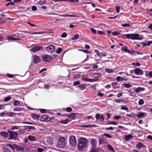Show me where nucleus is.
Listing matches in <instances>:
<instances>
[{
	"label": "nucleus",
	"instance_id": "f257e3e1",
	"mask_svg": "<svg viewBox=\"0 0 152 152\" xmlns=\"http://www.w3.org/2000/svg\"><path fill=\"white\" fill-rule=\"evenodd\" d=\"M78 148L79 150L81 151L83 148H86L88 143V140L84 138H80L78 140Z\"/></svg>",
	"mask_w": 152,
	"mask_h": 152
},
{
	"label": "nucleus",
	"instance_id": "f03ea898",
	"mask_svg": "<svg viewBox=\"0 0 152 152\" xmlns=\"http://www.w3.org/2000/svg\"><path fill=\"white\" fill-rule=\"evenodd\" d=\"M66 143L65 138L63 137H61L58 139L57 142V145L59 148H64L65 146Z\"/></svg>",
	"mask_w": 152,
	"mask_h": 152
},
{
	"label": "nucleus",
	"instance_id": "7ed1b4c3",
	"mask_svg": "<svg viewBox=\"0 0 152 152\" xmlns=\"http://www.w3.org/2000/svg\"><path fill=\"white\" fill-rule=\"evenodd\" d=\"M130 39L132 40H142L143 39V37H140L139 34H130Z\"/></svg>",
	"mask_w": 152,
	"mask_h": 152
},
{
	"label": "nucleus",
	"instance_id": "20e7f679",
	"mask_svg": "<svg viewBox=\"0 0 152 152\" xmlns=\"http://www.w3.org/2000/svg\"><path fill=\"white\" fill-rule=\"evenodd\" d=\"M10 133V137L8 138L9 140H16L17 139L18 136V134L15 132H11L9 131Z\"/></svg>",
	"mask_w": 152,
	"mask_h": 152
},
{
	"label": "nucleus",
	"instance_id": "39448f33",
	"mask_svg": "<svg viewBox=\"0 0 152 152\" xmlns=\"http://www.w3.org/2000/svg\"><path fill=\"white\" fill-rule=\"evenodd\" d=\"M8 146L13 150L16 149L17 150H21L23 148L20 146L16 144H13L12 145L10 144H8Z\"/></svg>",
	"mask_w": 152,
	"mask_h": 152
},
{
	"label": "nucleus",
	"instance_id": "423d86ee",
	"mask_svg": "<svg viewBox=\"0 0 152 152\" xmlns=\"http://www.w3.org/2000/svg\"><path fill=\"white\" fill-rule=\"evenodd\" d=\"M69 142L71 145L74 146L76 145L75 137L74 136H71L69 137Z\"/></svg>",
	"mask_w": 152,
	"mask_h": 152
},
{
	"label": "nucleus",
	"instance_id": "0eeeda50",
	"mask_svg": "<svg viewBox=\"0 0 152 152\" xmlns=\"http://www.w3.org/2000/svg\"><path fill=\"white\" fill-rule=\"evenodd\" d=\"M42 60L45 62H48L52 60V58L48 55H45L42 57Z\"/></svg>",
	"mask_w": 152,
	"mask_h": 152
},
{
	"label": "nucleus",
	"instance_id": "6e6552de",
	"mask_svg": "<svg viewBox=\"0 0 152 152\" xmlns=\"http://www.w3.org/2000/svg\"><path fill=\"white\" fill-rule=\"evenodd\" d=\"M134 74L137 75H141L143 74V72L142 70L138 68L133 69Z\"/></svg>",
	"mask_w": 152,
	"mask_h": 152
},
{
	"label": "nucleus",
	"instance_id": "1a4fd4ad",
	"mask_svg": "<svg viewBox=\"0 0 152 152\" xmlns=\"http://www.w3.org/2000/svg\"><path fill=\"white\" fill-rule=\"evenodd\" d=\"M51 119L47 115H43L40 118V120L42 121L48 122Z\"/></svg>",
	"mask_w": 152,
	"mask_h": 152
},
{
	"label": "nucleus",
	"instance_id": "9d476101",
	"mask_svg": "<svg viewBox=\"0 0 152 152\" xmlns=\"http://www.w3.org/2000/svg\"><path fill=\"white\" fill-rule=\"evenodd\" d=\"M47 50L49 53H53L55 51V47L54 46L50 45L46 48Z\"/></svg>",
	"mask_w": 152,
	"mask_h": 152
},
{
	"label": "nucleus",
	"instance_id": "9b49d317",
	"mask_svg": "<svg viewBox=\"0 0 152 152\" xmlns=\"http://www.w3.org/2000/svg\"><path fill=\"white\" fill-rule=\"evenodd\" d=\"M68 121L69 120L68 119L64 120H62L61 121H58L57 119H56L55 120L56 123L57 124H66L68 123Z\"/></svg>",
	"mask_w": 152,
	"mask_h": 152
},
{
	"label": "nucleus",
	"instance_id": "f8f14e48",
	"mask_svg": "<svg viewBox=\"0 0 152 152\" xmlns=\"http://www.w3.org/2000/svg\"><path fill=\"white\" fill-rule=\"evenodd\" d=\"M41 49H43V47L42 46H34L30 50L33 52H35L36 51H39Z\"/></svg>",
	"mask_w": 152,
	"mask_h": 152
},
{
	"label": "nucleus",
	"instance_id": "ddd939ff",
	"mask_svg": "<svg viewBox=\"0 0 152 152\" xmlns=\"http://www.w3.org/2000/svg\"><path fill=\"white\" fill-rule=\"evenodd\" d=\"M100 114L99 113H97L95 117L96 120H99L101 121L102 122L104 121V118L103 115H102L101 116H100Z\"/></svg>",
	"mask_w": 152,
	"mask_h": 152
},
{
	"label": "nucleus",
	"instance_id": "4468645a",
	"mask_svg": "<svg viewBox=\"0 0 152 152\" xmlns=\"http://www.w3.org/2000/svg\"><path fill=\"white\" fill-rule=\"evenodd\" d=\"M8 146V144H6V145L3 146L2 149L4 152H11V151Z\"/></svg>",
	"mask_w": 152,
	"mask_h": 152
},
{
	"label": "nucleus",
	"instance_id": "2eb2a0df",
	"mask_svg": "<svg viewBox=\"0 0 152 152\" xmlns=\"http://www.w3.org/2000/svg\"><path fill=\"white\" fill-rule=\"evenodd\" d=\"M34 61L35 64H37L40 61L41 59L39 56L35 55L34 56Z\"/></svg>",
	"mask_w": 152,
	"mask_h": 152
},
{
	"label": "nucleus",
	"instance_id": "dca6fc26",
	"mask_svg": "<svg viewBox=\"0 0 152 152\" xmlns=\"http://www.w3.org/2000/svg\"><path fill=\"white\" fill-rule=\"evenodd\" d=\"M7 39L9 40L13 41V40H18L20 41V39L19 38H14L12 36H8L7 38Z\"/></svg>",
	"mask_w": 152,
	"mask_h": 152
},
{
	"label": "nucleus",
	"instance_id": "f3484780",
	"mask_svg": "<svg viewBox=\"0 0 152 152\" xmlns=\"http://www.w3.org/2000/svg\"><path fill=\"white\" fill-rule=\"evenodd\" d=\"M107 143L106 139L104 138H100L99 139V144L106 143Z\"/></svg>",
	"mask_w": 152,
	"mask_h": 152
},
{
	"label": "nucleus",
	"instance_id": "a211bd4d",
	"mask_svg": "<svg viewBox=\"0 0 152 152\" xmlns=\"http://www.w3.org/2000/svg\"><path fill=\"white\" fill-rule=\"evenodd\" d=\"M66 116L68 118L74 119L76 117V114L75 113H72L71 114H66Z\"/></svg>",
	"mask_w": 152,
	"mask_h": 152
},
{
	"label": "nucleus",
	"instance_id": "6ab92c4d",
	"mask_svg": "<svg viewBox=\"0 0 152 152\" xmlns=\"http://www.w3.org/2000/svg\"><path fill=\"white\" fill-rule=\"evenodd\" d=\"M27 139L30 141H34L37 140L36 138L35 137L31 135H28Z\"/></svg>",
	"mask_w": 152,
	"mask_h": 152
},
{
	"label": "nucleus",
	"instance_id": "aec40b11",
	"mask_svg": "<svg viewBox=\"0 0 152 152\" xmlns=\"http://www.w3.org/2000/svg\"><path fill=\"white\" fill-rule=\"evenodd\" d=\"M97 141L94 138L92 139L91 140V143L92 147H96L97 145Z\"/></svg>",
	"mask_w": 152,
	"mask_h": 152
},
{
	"label": "nucleus",
	"instance_id": "412c9836",
	"mask_svg": "<svg viewBox=\"0 0 152 152\" xmlns=\"http://www.w3.org/2000/svg\"><path fill=\"white\" fill-rule=\"evenodd\" d=\"M145 90L144 88L140 87H137L135 90V91L136 93H139L140 91H143Z\"/></svg>",
	"mask_w": 152,
	"mask_h": 152
},
{
	"label": "nucleus",
	"instance_id": "4be33fe9",
	"mask_svg": "<svg viewBox=\"0 0 152 152\" xmlns=\"http://www.w3.org/2000/svg\"><path fill=\"white\" fill-rule=\"evenodd\" d=\"M24 108L23 107H17L13 108V110L15 111H20L23 110Z\"/></svg>",
	"mask_w": 152,
	"mask_h": 152
},
{
	"label": "nucleus",
	"instance_id": "5701e85b",
	"mask_svg": "<svg viewBox=\"0 0 152 152\" xmlns=\"http://www.w3.org/2000/svg\"><path fill=\"white\" fill-rule=\"evenodd\" d=\"M31 117L34 119H39V118L40 117V116L37 115L35 113H33L31 114Z\"/></svg>",
	"mask_w": 152,
	"mask_h": 152
},
{
	"label": "nucleus",
	"instance_id": "b1692460",
	"mask_svg": "<svg viewBox=\"0 0 152 152\" xmlns=\"http://www.w3.org/2000/svg\"><path fill=\"white\" fill-rule=\"evenodd\" d=\"M137 116L138 118H141L142 117H145L146 115V113H140L139 114L136 115Z\"/></svg>",
	"mask_w": 152,
	"mask_h": 152
},
{
	"label": "nucleus",
	"instance_id": "393cba45",
	"mask_svg": "<svg viewBox=\"0 0 152 152\" xmlns=\"http://www.w3.org/2000/svg\"><path fill=\"white\" fill-rule=\"evenodd\" d=\"M101 149L99 148H96V147H92L91 150L90 152H99L100 150Z\"/></svg>",
	"mask_w": 152,
	"mask_h": 152
},
{
	"label": "nucleus",
	"instance_id": "a878e982",
	"mask_svg": "<svg viewBox=\"0 0 152 152\" xmlns=\"http://www.w3.org/2000/svg\"><path fill=\"white\" fill-rule=\"evenodd\" d=\"M23 32L25 33H29L31 34H43V33L42 32L40 31V32H34L32 33H30V32L28 31H23Z\"/></svg>",
	"mask_w": 152,
	"mask_h": 152
},
{
	"label": "nucleus",
	"instance_id": "bb28decb",
	"mask_svg": "<svg viewBox=\"0 0 152 152\" xmlns=\"http://www.w3.org/2000/svg\"><path fill=\"white\" fill-rule=\"evenodd\" d=\"M121 50L122 51H124L126 53H129L130 52V50L128 49L127 46H124L122 48Z\"/></svg>",
	"mask_w": 152,
	"mask_h": 152
},
{
	"label": "nucleus",
	"instance_id": "cd10ccee",
	"mask_svg": "<svg viewBox=\"0 0 152 152\" xmlns=\"http://www.w3.org/2000/svg\"><path fill=\"white\" fill-rule=\"evenodd\" d=\"M0 134L1 136L5 137H7L9 136L8 134L5 132H2L0 133Z\"/></svg>",
	"mask_w": 152,
	"mask_h": 152
},
{
	"label": "nucleus",
	"instance_id": "c85d7f7f",
	"mask_svg": "<svg viewBox=\"0 0 152 152\" xmlns=\"http://www.w3.org/2000/svg\"><path fill=\"white\" fill-rule=\"evenodd\" d=\"M136 147L139 149H141L142 147H144V145L141 142H138L137 144L136 145Z\"/></svg>",
	"mask_w": 152,
	"mask_h": 152
},
{
	"label": "nucleus",
	"instance_id": "c756f323",
	"mask_svg": "<svg viewBox=\"0 0 152 152\" xmlns=\"http://www.w3.org/2000/svg\"><path fill=\"white\" fill-rule=\"evenodd\" d=\"M13 102V104L14 106L21 105L20 101L18 100H14Z\"/></svg>",
	"mask_w": 152,
	"mask_h": 152
},
{
	"label": "nucleus",
	"instance_id": "7c9ffc66",
	"mask_svg": "<svg viewBox=\"0 0 152 152\" xmlns=\"http://www.w3.org/2000/svg\"><path fill=\"white\" fill-rule=\"evenodd\" d=\"M146 41L145 42H142V44L143 45V46H149L150 45L152 44V42L151 41H148L147 43H146Z\"/></svg>",
	"mask_w": 152,
	"mask_h": 152
},
{
	"label": "nucleus",
	"instance_id": "2f4dec72",
	"mask_svg": "<svg viewBox=\"0 0 152 152\" xmlns=\"http://www.w3.org/2000/svg\"><path fill=\"white\" fill-rule=\"evenodd\" d=\"M121 37L124 39L126 38L130 39V34H123L121 35Z\"/></svg>",
	"mask_w": 152,
	"mask_h": 152
},
{
	"label": "nucleus",
	"instance_id": "473e14b6",
	"mask_svg": "<svg viewBox=\"0 0 152 152\" xmlns=\"http://www.w3.org/2000/svg\"><path fill=\"white\" fill-rule=\"evenodd\" d=\"M105 71L108 73H110L114 72V70L113 69L107 68L105 69Z\"/></svg>",
	"mask_w": 152,
	"mask_h": 152
},
{
	"label": "nucleus",
	"instance_id": "72a5a7b5",
	"mask_svg": "<svg viewBox=\"0 0 152 152\" xmlns=\"http://www.w3.org/2000/svg\"><path fill=\"white\" fill-rule=\"evenodd\" d=\"M101 75V73L99 72L94 73L93 74V77H99Z\"/></svg>",
	"mask_w": 152,
	"mask_h": 152
},
{
	"label": "nucleus",
	"instance_id": "f704fd0d",
	"mask_svg": "<svg viewBox=\"0 0 152 152\" xmlns=\"http://www.w3.org/2000/svg\"><path fill=\"white\" fill-rule=\"evenodd\" d=\"M79 35L78 34H76L75 36L71 38V39L72 40H75L77 39L79 37Z\"/></svg>",
	"mask_w": 152,
	"mask_h": 152
},
{
	"label": "nucleus",
	"instance_id": "c9c22d12",
	"mask_svg": "<svg viewBox=\"0 0 152 152\" xmlns=\"http://www.w3.org/2000/svg\"><path fill=\"white\" fill-rule=\"evenodd\" d=\"M46 1L45 0H41L37 2V4L40 5H42L45 3Z\"/></svg>",
	"mask_w": 152,
	"mask_h": 152
},
{
	"label": "nucleus",
	"instance_id": "e433bc0d",
	"mask_svg": "<svg viewBox=\"0 0 152 152\" xmlns=\"http://www.w3.org/2000/svg\"><path fill=\"white\" fill-rule=\"evenodd\" d=\"M47 141L48 143L50 144H52L53 143L52 138L51 137H48L47 140Z\"/></svg>",
	"mask_w": 152,
	"mask_h": 152
},
{
	"label": "nucleus",
	"instance_id": "4c0bfd02",
	"mask_svg": "<svg viewBox=\"0 0 152 152\" xmlns=\"http://www.w3.org/2000/svg\"><path fill=\"white\" fill-rule=\"evenodd\" d=\"M107 148L110 151H112V152H114L115 151L113 148V147L110 145H107Z\"/></svg>",
	"mask_w": 152,
	"mask_h": 152
},
{
	"label": "nucleus",
	"instance_id": "58836bf2",
	"mask_svg": "<svg viewBox=\"0 0 152 152\" xmlns=\"http://www.w3.org/2000/svg\"><path fill=\"white\" fill-rule=\"evenodd\" d=\"M116 80L118 82L123 81L124 80V78L120 76H118L116 77Z\"/></svg>",
	"mask_w": 152,
	"mask_h": 152
},
{
	"label": "nucleus",
	"instance_id": "ea45409f",
	"mask_svg": "<svg viewBox=\"0 0 152 152\" xmlns=\"http://www.w3.org/2000/svg\"><path fill=\"white\" fill-rule=\"evenodd\" d=\"M63 50L62 48H59L56 50V53L57 54H60L62 51Z\"/></svg>",
	"mask_w": 152,
	"mask_h": 152
},
{
	"label": "nucleus",
	"instance_id": "a19ab883",
	"mask_svg": "<svg viewBox=\"0 0 152 152\" xmlns=\"http://www.w3.org/2000/svg\"><path fill=\"white\" fill-rule=\"evenodd\" d=\"M118 84V83L116 82H114L112 83V85L114 87L113 88H114L116 89L118 87L117 86Z\"/></svg>",
	"mask_w": 152,
	"mask_h": 152
},
{
	"label": "nucleus",
	"instance_id": "79ce46f5",
	"mask_svg": "<svg viewBox=\"0 0 152 152\" xmlns=\"http://www.w3.org/2000/svg\"><path fill=\"white\" fill-rule=\"evenodd\" d=\"M121 109L126 111L127 112H129L128 108L126 106H122Z\"/></svg>",
	"mask_w": 152,
	"mask_h": 152
},
{
	"label": "nucleus",
	"instance_id": "37998d69",
	"mask_svg": "<svg viewBox=\"0 0 152 152\" xmlns=\"http://www.w3.org/2000/svg\"><path fill=\"white\" fill-rule=\"evenodd\" d=\"M132 138V137L131 135H128L126 136V141H127L129 140Z\"/></svg>",
	"mask_w": 152,
	"mask_h": 152
},
{
	"label": "nucleus",
	"instance_id": "c03bdc74",
	"mask_svg": "<svg viewBox=\"0 0 152 152\" xmlns=\"http://www.w3.org/2000/svg\"><path fill=\"white\" fill-rule=\"evenodd\" d=\"M59 15L62 17H74L75 16L72 15Z\"/></svg>",
	"mask_w": 152,
	"mask_h": 152
},
{
	"label": "nucleus",
	"instance_id": "a18cd8bd",
	"mask_svg": "<svg viewBox=\"0 0 152 152\" xmlns=\"http://www.w3.org/2000/svg\"><path fill=\"white\" fill-rule=\"evenodd\" d=\"M118 124V123L116 122L113 121H110L108 122V124H113L114 125H116Z\"/></svg>",
	"mask_w": 152,
	"mask_h": 152
},
{
	"label": "nucleus",
	"instance_id": "49530a36",
	"mask_svg": "<svg viewBox=\"0 0 152 152\" xmlns=\"http://www.w3.org/2000/svg\"><path fill=\"white\" fill-rule=\"evenodd\" d=\"M78 50L79 51H82L83 52H84L86 53H90V52H88V50H82V49H79Z\"/></svg>",
	"mask_w": 152,
	"mask_h": 152
},
{
	"label": "nucleus",
	"instance_id": "de8ad7c7",
	"mask_svg": "<svg viewBox=\"0 0 152 152\" xmlns=\"http://www.w3.org/2000/svg\"><path fill=\"white\" fill-rule=\"evenodd\" d=\"M112 33L113 36H118L120 34L119 32L117 31L112 32Z\"/></svg>",
	"mask_w": 152,
	"mask_h": 152
},
{
	"label": "nucleus",
	"instance_id": "09e8293b",
	"mask_svg": "<svg viewBox=\"0 0 152 152\" xmlns=\"http://www.w3.org/2000/svg\"><path fill=\"white\" fill-rule=\"evenodd\" d=\"M124 86L125 88H129L130 86H132L129 84V83H125L124 84Z\"/></svg>",
	"mask_w": 152,
	"mask_h": 152
},
{
	"label": "nucleus",
	"instance_id": "8fccbe9b",
	"mask_svg": "<svg viewBox=\"0 0 152 152\" xmlns=\"http://www.w3.org/2000/svg\"><path fill=\"white\" fill-rule=\"evenodd\" d=\"M138 103L140 105H142L144 103V100L142 99H140L138 102Z\"/></svg>",
	"mask_w": 152,
	"mask_h": 152
},
{
	"label": "nucleus",
	"instance_id": "3c124183",
	"mask_svg": "<svg viewBox=\"0 0 152 152\" xmlns=\"http://www.w3.org/2000/svg\"><path fill=\"white\" fill-rule=\"evenodd\" d=\"M103 135L104 136H105L108 138H112V137L111 135H110L108 134H107L104 133L103 134Z\"/></svg>",
	"mask_w": 152,
	"mask_h": 152
},
{
	"label": "nucleus",
	"instance_id": "603ef678",
	"mask_svg": "<svg viewBox=\"0 0 152 152\" xmlns=\"http://www.w3.org/2000/svg\"><path fill=\"white\" fill-rule=\"evenodd\" d=\"M91 30L92 32L94 34H96V29L94 28H91Z\"/></svg>",
	"mask_w": 152,
	"mask_h": 152
},
{
	"label": "nucleus",
	"instance_id": "864d4df0",
	"mask_svg": "<svg viewBox=\"0 0 152 152\" xmlns=\"http://www.w3.org/2000/svg\"><path fill=\"white\" fill-rule=\"evenodd\" d=\"M27 127L29 129H32L33 130H35L36 129V128L35 127L30 126H27Z\"/></svg>",
	"mask_w": 152,
	"mask_h": 152
},
{
	"label": "nucleus",
	"instance_id": "5fc2aeb1",
	"mask_svg": "<svg viewBox=\"0 0 152 152\" xmlns=\"http://www.w3.org/2000/svg\"><path fill=\"white\" fill-rule=\"evenodd\" d=\"M67 35V33L66 32H64L61 35V37L62 38H65Z\"/></svg>",
	"mask_w": 152,
	"mask_h": 152
},
{
	"label": "nucleus",
	"instance_id": "6e6d98bb",
	"mask_svg": "<svg viewBox=\"0 0 152 152\" xmlns=\"http://www.w3.org/2000/svg\"><path fill=\"white\" fill-rule=\"evenodd\" d=\"M116 103H120L124 101V100H120L119 99H116L114 100Z\"/></svg>",
	"mask_w": 152,
	"mask_h": 152
},
{
	"label": "nucleus",
	"instance_id": "4d7b16f0",
	"mask_svg": "<svg viewBox=\"0 0 152 152\" xmlns=\"http://www.w3.org/2000/svg\"><path fill=\"white\" fill-rule=\"evenodd\" d=\"M121 26L124 27H129L130 26V24H128V23H125L124 24H122Z\"/></svg>",
	"mask_w": 152,
	"mask_h": 152
},
{
	"label": "nucleus",
	"instance_id": "13d9d810",
	"mask_svg": "<svg viewBox=\"0 0 152 152\" xmlns=\"http://www.w3.org/2000/svg\"><path fill=\"white\" fill-rule=\"evenodd\" d=\"M66 110L67 112H71L72 110V108L70 107H67L66 108Z\"/></svg>",
	"mask_w": 152,
	"mask_h": 152
},
{
	"label": "nucleus",
	"instance_id": "bf43d9fd",
	"mask_svg": "<svg viewBox=\"0 0 152 152\" xmlns=\"http://www.w3.org/2000/svg\"><path fill=\"white\" fill-rule=\"evenodd\" d=\"M121 117L120 116L115 115L114 117V119L115 120H118L121 118Z\"/></svg>",
	"mask_w": 152,
	"mask_h": 152
},
{
	"label": "nucleus",
	"instance_id": "052dcab7",
	"mask_svg": "<svg viewBox=\"0 0 152 152\" xmlns=\"http://www.w3.org/2000/svg\"><path fill=\"white\" fill-rule=\"evenodd\" d=\"M7 77L10 78H12L13 77L14 75L12 74H10L9 73L7 74Z\"/></svg>",
	"mask_w": 152,
	"mask_h": 152
},
{
	"label": "nucleus",
	"instance_id": "680f3d73",
	"mask_svg": "<svg viewBox=\"0 0 152 152\" xmlns=\"http://www.w3.org/2000/svg\"><path fill=\"white\" fill-rule=\"evenodd\" d=\"M80 84V82L79 81H75L73 83V85L74 86H75L76 85H78Z\"/></svg>",
	"mask_w": 152,
	"mask_h": 152
},
{
	"label": "nucleus",
	"instance_id": "e2e57ef3",
	"mask_svg": "<svg viewBox=\"0 0 152 152\" xmlns=\"http://www.w3.org/2000/svg\"><path fill=\"white\" fill-rule=\"evenodd\" d=\"M116 12L117 13H118L119 12V10L120 9V7L119 6H117L116 7Z\"/></svg>",
	"mask_w": 152,
	"mask_h": 152
},
{
	"label": "nucleus",
	"instance_id": "0e129e2a",
	"mask_svg": "<svg viewBox=\"0 0 152 152\" xmlns=\"http://www.w3.org/2000/svg\"><path fill=\"white\" fill-rule=\"evenodd\" d=\"M97 95L98 96L100 97H102L104 96V94L101 92H99L97 93Z\"/></svg>",
	"mask_w": 152,
	"mask_h": 152
},
{
	"label": "nucleus",
	"instance_id": "69168bd1",
	"mask_svg": "<svg viewBox=\"0 0 152 152\" xmlns=\"http://www.w3.org/2000/svg\"><path fill=\"white\" fill-rule=\"evenodd\" d=\"M94 51L96 53V54L97 56H99L100 57V58H102V57L100 56V54L99 53V52L98 50H97L96 49H95L94 50Z\"/></svg>",
	"mask_w": 152,
	"mask_h": 152
},
{
	"label": "nucleus",
	"instance_id": "338daca9",
	"mask_svg": "<svg viewBox=\"0 0 152 152\" xmlns=\"http://www.w3.org/2000/svg\"><path fill=\"white\" fill-rule=\"evenodd\" d=\"M11 99V98L10 96L7 97L5 98L4 99V101L6 102H8Z\"/></svg>",
	"mask_w": 152,
	"mask_h": 152
},
{
	"label": "nucleus",
	"instance_id": "774afa93",
	"mask_svg": "<svg viewBox=\"0 0 152 152\" xmlns=\"http://www.w3.org/2000/svg\"><path fill=\"white\" fill-rule=\"evenodd\" d=\"M147 138L150 140H152V136L151 135H148L147 136Z\"/></svg>",
	"mask_w": 152,
	"mask_h": 152
}]
</instances>
